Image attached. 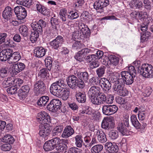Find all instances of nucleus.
I'll return each instance as SVG.
<instances>
[{
  "mask_svg": "<svg viewBox=\"0 0 153 153\" xmlns=\"http://www.w3.org/2000/svg\"><path fill=\"white\" fill-rule=\"evenodd\" d=\"M131 120L133 125L137 129L140 128V123L138 121L136 116L132 115L131 117Z\"/></svg>",
  "mask_w": 153,
  "mask_h": 153,
  "instance_id": "nucleus-30",
  "label": "nucleus"
},
{
  "mask_svg": "<svg viewBox=\"0 0 153 153\" xmlns=\"http://www.w3.org/2000/svg\"><path fill=\"white\" fill-rule=\"evenodd\" d=\"M101 58H86V61L90 63V68L92 69L98 67L99 63L98 62L99 59Z\"/></svg>",
  "mask_w": 153,
  "mask_h": 153,
  "instance_id": "nucleus-24",
  "label": "nucleus"
},
{
  "mask_svg": "<svg viewBox=\"0 0 153 153\" xmlns=\"http://www.w3.org/2000/svg\"><path fill=\"white\" fill-rule=\"evenodd\" d=\"M23 82V80L19 78L13 79V84H15L14 86H16V87H18V86L20 87Z\"/></svg>",
  "mask_w": 153,
  "mask_h": 153,
  "instance_id": "nucleus-62",
  "label": "nucleus"
},
{
  "mask_svg": "<svg viewBox=\"0 0 153 153\" xmlns=\"http://www.w3.org/2000/svg\"><path fill=\"white\" fill-rule=\"evenodd\" d=\"M62 102L58 99H53L52 100L50 103L47 105V108L49 111L52 112H56L59 111V112L64 113L65 110L63 111L61 110Z\"/></svg>",
  "mask_w": 153,
  "mask_h": 153,
  "instance_id": "nucleus-6",
  "label": "nucleus"
},
{
  "mask_svg": "<svg viewBox=\"0 0 153 153\" xmlns=\"http://www.w3.org/2000/svg\"><path fill=\"white\" fill-rule=\"evenodd\" d=\"M67 148V146L66 145L60 143L59 144L58 146H57L56 149L60 152H62L66 150Z\"/></svg>",
  "mask_w": 153,
  "mask_h": 153,
  "instance_id": "nucleus-60",
  "label": "nucleus"
},
{
  "mask_svg": "<svg viewBox=\"0 0 153 153\" xmlns=\"http://www.w3.org/2000/svg\"><path fill=\"white\" fill-rule=\"evenodd\" d=\"M63 129V126L59 125L56 126L52 131V135L53 136H59L61 134Z\"/></svg>",
  "mask_w": 153,
  "mask_h": 153,
  "instance_id": "nucleus-31",
  "label": "nucleus"
},
{
  "mask_svg": "<svg viewBox=\"0 0 153 153\" xmlns=\"http://www.w3.org/2000/svg\"><path fill=\"white\" fill-rule=\"evenodd\" d=\"M51 22L52 26L55 25L56 29V25H58L59 23L58 19L56 18L55 15H54L53 17L51 18Z\"/></svg>",
  "mask_w": 153,
  "mask_h": 153,
  "instance_id": "nucleus-53",
  "label": "nucleus"
},
{
  "mask_svg": "<svg viewBox=\"0 0 153 153\" xmlns=\"http://www.w3.org/2000/svg\"><path fill=\"white\" fill-rule=\"evenodd\" d=\"M19 30L20 33L24 37H27L29 34L27 27L25 25L20 26Z\"/></svg>",
  "mask_w": 153,
  "mask_h": 153,
  "instance_id": "nucleus-34",
  "label": "nucleus"
},
{
  "mask_svg": "<svg viewBox=\"0 0 153 153\" xmlns=\"http://www.w3.org/2000/svg\"><path fill=\"white\" fill-rule=\"evenodd\" d=\"M105 69L106 67L103 65L101 66L97 69L96 72L98 77L100 78L104 76Z\"/></svg>",
  "mask_w": 153,
  "mask_h": 153,
  "instance_id": "nucleus-35",
  "label": "nucleus"
},
{
  "mask_svg": "<svg viewBox=\"0 0 153 153\" xmlns=\"http://www.w3.org/2000/svg\"><path fill=\"white\" fill-rule=\"evenodd\" d=\"M31 26L33 30H34L36 31H37L39 33H42L43 32V30L42 28H40V30H39V29L40 27H39V26L38 25V24L36 22H33L31 24Z\"/></svg>",
  "mask_w": 153,
  "mask_h": 153,
  "instance_id": "nucleus-45",
  "label": "nucleus"
},
{
  "mask_svg": "<svg viewBox=\"0 0 153 153\" xmlns=\"http://www.w3.org/2000/svg\"><path fill=\"white\" fill-rule=\"evenodd\" d=\"M41 34L42 33L33 30L30 35V39L31 42L32 43L36 42L37 40L39 35Z\"/></svg>",
  "mask_w": 153,
  "mask_h": 153,
  "instance_id": "nucleus-32",
  "label": "nucleus"
},
{
  "mask_svg": "<svg viewBox=\"0 0 153 153\" xmlns=\"http://www.w3.org/2000/svg\"><path fill=\"white\" fill-rule=\"evenodd\" d=\"M17 68L19 72L23 70L25 68V65L22 62H17V64H14Z\"/></svg>",
  "mask_w": 153,
  "mask_h": 153,
  "instance_id": "nucleus-59",
  "label": "nucleus"
},
{
  "mask_svg": "<svg viewBox=\"0 0 153 153\" xmlns=\"http://www.w3.org/2000/svg\"><path fill=\"white\" fill-rule=\"evenodd\" d=\"M64 42V39L61 36H58L55 39L50 42L49 44L52 48L55 50H58L60 47L63 46Z\"/></svg>",
  "mask_w": 153,
  "mask_h": 153,
  "instance_id": "nucleus-11",
  "label": "nucleus"
},
{
  "mask_svg": "<svg viewBox=\"0 0 153 153\" xmlns=\"http://www.w3.org/2000/svg\"><path fill=\"white\" fill-rule=\"evenodd\" d=\"M121 79L119 78L117 82H115L113 86V90L115 92H116L117 94L118 92L121 90L125 86V84L123 83H121Z\"/></svg>",
  "mask_w": 153,
  "mask_h": 153,
  "instance_id": "nucleus-26",
  "label": "nucleus"
},
{
  "mask_svg": "<svg viewBox=\"0 0 153 153\" xmlns=\"http://www.w3.org/2000/svg\"><path fill=\"white\" fill-rule=\"evenodd\" d=\"M109 4V0H97L94 4V7L98 12H104V8Z\"/></svg>",
  "mask_w": 153,
  "mask_h": 153,
  "instance_id": "nucleus-8",
  "label": "nucleus"
},
{
  "mask_svg": "<svg viewBox=\"0 0 153 153\" xmlns=\"http://www.w3.org/2000/svg\"><path fill=\"white\" fill-rule=\"evenodd\" d=\"M103 146L101 144H97L93 146L91 149L92 153H99L103 149Z\"/></svg>",
  "mask_w": 153,
  "mask_h": 153,
  "instance_id": "nucleus-38",
  "label": "nucleus"
},
{
  "mask_svg": "<svg viewBox=\"0 0 153 153\" xmlns=\"http://www.w3.org/2000/svg\"><path fill=\"white\" fill-rule=\"evenodd\" d=\"M49 140L46 142L43 146V149L46 151H51L55 149L54 147Z\"/></svg>",
  "mask_w": 153,
  "mask_h": 153,
  "instance_id": "nucleus-42",
  "label": "nucleus"
},
{
  "mask_svg": "<svg viewBox=\"0 0 153 153\" xmlns=\"http://www.w3.org/2000/svg\"><path fill=\"white\" fill-rule=\"evenodd\" d=\"M73 36L74 38L76 39H80L85 37L82 33L79 31L74 32L73 34Z\"/></svg>",
  "mask_w": 153,
  "mask_h": 153,
  "instance_id": "nucleus-58",
  "label": "nucleus"
},
{
  "mask_svg": "<svg viewBox=\"0 0 153 153\" xmlns=\"http://www.w3.org/2000/svg\"><path fill=\"white\" fill-rule=\"evenodd\" d=\"M100 84L101 85L104 93H107L111 89V84L106 78H101L100 79Z\"/></svg>",
  "mask_w": 153,
  "mask_h": 153,
  "instance_id": "nucleus-17",
  "label": "nucleus"
},
{
  "mask_svg": "<svg viewBox=\"0 0 153 153\" xmlns=\"http://www.w3.org/2000/svg\"><path fill=\"white\" fill-rule=\"evenodd\" d=\"M7 67L2 68L0 70V76L2 77L7 76L9 72Z\"/></svg>",
  "mask_w": 153,
  "mask_h": 153,
  "instance_id": "nucleus-51",
  "label": "nucleus"
},
{
  "mask_svg": "<svg viewBox=\"0 0 153 153\" xmlns=\"http://www.w3.org/2000/svg\"><path fill=\"white\" fill-rule=\"evenodd\" d=\"M45 62L46 67L50 71L51 70L52 66V61L51 59L48 58H45Z\"/></svg>",
  "mask_w": 153,
  "mask_h": 153,
  "instance_id": "nucleus-49",
  "label": "nucleus"
},
{
  "mask_svg": "<svg viewBox=\"0 0 153 153\" xmlns=\"http://www.w3.org/2000/svg\"><path fill=\"white\" fill-rule=\"evenodd\" d=\"M141 34L140 40L142 42L147 41L151 36L150 32L147 31L142 32Z\"/></svg>",
  "mask_w": 153,
  "mask_h": 153,
  "instance_id": "nucleus-39",
  "label": "nucleus"
},
{
  "mask_svg": "<svg viewBox=\"0 0 153 153\" xmlns=\"http://www.w3.org/2000/svg\"><path fill=\"white\" fill-rule=\"evenodd\" d=\"M75 96L76 100L79 102L83 103L86 101V94L84 92L76 91Z\"/></svg>",
  "mask_w": 153,
  "mask_h": 153,
  "instance_id": "nucleus-25",
  "label": "nucleus"
},
{
  "mask_svg": "<svg viewBox=\"0 0 153 153\" xmlns=\"http://www.w3.org/2000/svg\"><path fill=\"white\" fill-rule=\"evenodd\" d=\"M76 76L71 75L66 79L67 84L69 87L73 90L77 88L82 89L85 87L84 82H86L89 79V75L87 72H79Z\"/></svg>",
  "mask_w": 153,
  "mask_h": 153,
  "instance_id": "nucleus-1",
  "label": "nucleus"
},
{
  "mask_svg": "<svg viewBox=\"0 0 153 153\" xmlns=\"http://www.w3.org/2000/svg\"><path fill=\"white\" fill-rule=\"evenodd\" d=\"M78 26L80 30V32L84 37L85 36H87L90 35V30L87 25L82 22H79L78 24Z\"/></svg>",
  "mask_w": 153,
  "mask_h": 153,
  "instance_id": "nucleus-22",
  "label": "nucleus"
},
{
  "mask_svg": "<svg viewBox=\"0 0 153 153\" xmlns=\"http://www.w3.org/2000/svg\"><path fill=\"white\" fill-rule=\"evenodd\" d=\"M46 50L42 47L37 48L34 50L35 56L37 57H42L45 54Z\"/></svg>",
  "mask_w": 153,
  "mask_h": 153,
  "instance_id": "nucleus-29",
  "label": "nucleus"
},
{
  "mask_svg": "<svg viewBox=\"0 0 153 153\" xmlns=\"http://www.w3.org/2000/svg\"><path fill=\"white\" fill-rule=\"evenodd\" d=\"M143 7L146 11L149 12L152 9L153 7L149 0H143Z\"/></svg>",
  "mask_w": 153,
  "mask_h": 153,
  "instance_id": "nucleus-40",
  "label": "nucleus"
},
{
  "mask_svg": "<svg viewBox=\"0 0 153 153\" xmlns=\"http://www.w3.org/2000/svg\"><path fill=\"white\" fill-rule=\"evenodd\" d=\"M109 137L112 140L116 139L119 137V133L116 130H112L110 131L108 133Z\"/></svg>",
  "mask_w": 153,
  "mask_h": 153,
  "instance_id": "nucleus-41",
  "label": "nucleus"
},
{
  "mask_svg": "<svg viewBox=\"0 0 153 153\" xmlns=\"http://www.w3.org/2000/svg\"><path fill=\"white\" fill-rule=\"evenodd\" d=\"M49 100V97L48 96H42L38 100L37 104L39 107L44 106L45 105Z\"/></svg>",
  "mask_w": 153,
  "mask_h": 153,
  "instance_id": "nucleus-27",
  "label": "nucleus"
},
{
  "mask_svg": "<svg viewBox=\"0 0 153 153\" xmlns=\"http://www.w3.org/2000/svg\"><path fill=\"white\" fill-rule=\"evenodd\" d=\"M99 77L97 76H94L89 79L90 84L93 86H96L100 84Z\"/></svg>",
  "mask_w": 153,
  "mask_h": 153,
  "instance_id": "nucleus-44",
  "label": "nucleus"
},
{
  "mask_svg": "<svg viewBox=\"0 0 153 153\" xmlns=\"http://www.w3.org/2000/svg\"><path fill=\"white\" fill-rule=\"evenodd\" d=\"M79 149L76 147H71L68 150L65 151L64 153H78Z\"/></svg>",
  "mask_w": 153,
  "mask_h": 153,
  "instance_id": "nucleus-63",
  "label": "nucleus"
},
{
  "mask_svg": "<svg viewBox=\"0 0 153 153\" xmlns=\"http://www.w3.org/2000/svg\"><path fill=\"white\" fill-rule=\"evenodd\" d=\"M34 91L36 96L43 94L46 92V86L41 79L36 81L34 84Z\"/></svg>",
  "mask_w": 153,
  "mask_h": 153,
  "instance_id": "nucleus-7",
  "label": "nucleus"
},
{
  "mask_svg": "<svg viewBox=\"0 0 153 153\" xmlns=\"http://www.w3.org/2000/svg\"><path fill=\"white\" fill-rule=\"evenodd\" d=\"M103 55V52L101 51H98L95 54H89L88 55L87 57H96V56L98 57H102Z\"/></svg>",
  "mask_w": 153,
  "mask_h": 153,
  "instance_id": "nucleus-54",
  "label": "nucleus"
},
{
  "mask_svg": "<svg viewBox=\"0 0 153 153\" xmlns=\"http://www.w3.org/2000/svg\"><path fill=\"white\" fill-rule=\"evenodd\" d=\"M74 6L76 7H79L82 6L85 3L84 0H74Z\"/></svg>",
  "mask_w": 153,
  "mask_h": 153,
  "instance_id": "nucleus-61",
  "label": "nucleus"
},
{
  "mask_svg": "<svg viewBox=\"0 0 153 153\" xmlns=\"http://www.w3.org/2000/svg\"><path fill=\"white\" fill-rule=\"evenodd\" d=\"M128 119H125L123 122L119 123L117 126V130L123 136H128L131 134L132 132L129 131Z\"/></svg>",
  "mask_w": 153,
  "mask_h": 153,
  "instance_id": "nucleus-5",
  "label": "nucleus"
},
{
  "mask_svg": "<svg viewBox=\"0 0 153 153\" xmlns=\"http://www.w3.org/2000/svg\"><path fill=\"white\" fill-rule=\"evenodd\" d=\"M128 71H121L119 78L121 83L127 85H131L134 82V78L137 75L135 68L134 66H130L128 68Z\"/></svg>",
  "mask_w": 153,
  "mask_h": 153,
  "instance_id": "nucleus-3",
  "label": "nucleus"
},
{
  "mask_svg": "<svg viewBox=\"0 0 153 153\" xmlns=\"http://www.w3.org/2000/svg\"><path fill=\"white\" fill-rule=\"evenodd\" d=\"M138 117L140 120L143 121L145 118L146 116V112L144 111H139Z\"/></svg>",
  "mask_w": 153,
  "mask_h": 153,
  "instance_id": "nucleus-56",
  "label": "nucleus"
},
{
  "mask_svg": "<svg viewBox=\"0 0 153 153\" xmlns=\"http://www.w3.org/2000/svg\"><path fill=\"white\" fill-rule=\"evenodd\" d=\"M13 84V79L11 77H9L5 79L2 83V86L6 88L11 86Z\"/></svg>",
  "mask_w": 153,
  "mask_h": 153,
  "instance_id": "nucleus-37",
  "label": "nucleus"
},
{
  "mask_svg": "<svg viewBox=\"0 0 153 153\" xmlns=\"http://www.w3.org/2000/svg\"><path fill=\"white\" fill-rule=\"evenodd\" d=\"M94 135L97 137L98 140L100 143H103L106 142L107 138L105 134L102 130L97 129H94Z\"/></svg>",
  "mask_w": 153,
  "mask_h": 153,
  "instance_id": "nucleus-18",
  "label": "nucleus"
},
{
  "mask_svg": "<svg viewBox=\"0 0 153 153\" xmlns=\"http://www.w3.org/2000/svg\"><path fill=\"white\" fill-rule=\"evenodd\" d=\"M18 87H16L15 86H13L11 87L8 88L7 91V92L10 94H13L16 93Z\"/></svg>",
  "mask_w": 153,
  "mask_h": 153,
  "instance_id": "nucleus-52",
  "label": "nucleus"
},
{
  "mask_svg": "<svg viewBox=\"0 0 153 153\" xmlns=\"http://www.w3.org/2000/svg\"><path fill=\"white\" fill-rule=\"evenodd\" d=\"M89 49L88 48L84 49L81 51H79L74 56V57H85L87 55V53H88L89 51Z\"/></svg>",
  "mask_w": 153,
  "mask_h": 153,
  "instance_id": "nucleus-36",
  "label": "nucleus"
},
{
  "mask_svg": "<svg viewBox=\"0 0 153 153\" xmlns=\"http://www.w3.org/2000/svg\"><path fill=\"white\" fill-rule=\"evenodd\" d=\"M105 147L109 153H120L118 152L119 150L118 146L115 143L107 142L105 144Z\"/></svg>",
  "mask_w": 153,
  "mask_h": 153,
  "instance_id": "nucleus-21",
  "label": "nucleus"
},
{
  "mask_svg": "<svg viewBox=\"0 0 153 153\" xmlns=\"http://www.w3.org/2000/svg\"><path fill=\"white\" fill-rule=\"evenodd\" d=\"M52 145H53V147L56 148L57 146H58L61 142V140L59 137H55L52 139L49 140Z\"/></svg>",
  "mask_w": 153,
  "mask_h": 153,
  "instance_id": "nucleus-47",
  "label": "nucleus"
},
{
  "mask_svg": "<svg viewBox=\"0 0 153 153\" xmlns=\"http://www.w3.org/2000/svg\"><path fill=\"white\" fill-rule=\"evenodd\" d=\"M69 107L73 111H76L78 110V106L75 102H72L68 104Z\"/></svg>",
  "mask_w": 153,
  "mask_h": 153,
  "instance_id": "nucleus-64",
  "label": "nucleus"
},
{
  "mask_svg": "<svg viewBox=\"0 0 153 153\" xmlns=\"http://www.w3.org/2000/svg\"><path fill=\"white\" fill-rule=\"evenodd\" d=\"M14 11L17 17L20 20L25 18L27 15L26 10L22 6H18L15 7Z\"/></svg>",
  "mask_w": 153,
  "mask_h": 153,
  "instance_id": "nucleus-14",
  "label": "nucleus"
},
{
  "mask_svg": "<svg viewBox=\"0 0 153 153\" xmlns=\"http://www.w3.org/2000/svg\"><path fill=\"white\" fill-rule=\"evenodd\" d=\"M15 141L14 139L11 135L7 134L2 138V141L9 144H12Z\"/></svg>",
  "mask_w": 153,
  "mask_h": 153,
  "instance_id": "nucleus-33",
  "label": "nucleus"
},
{
  "mask_svg": "<svg viewBox=\"0 0 153 153\" xmlns=\"http://www.w3.org/2000/svg\"><path fill=\"white\" fill-rule=\"evenodd\" d=\"M13 9L9 6L6 7L3 12L2 16L3 18L7 21L10 20L13 18Z\"/></svg>",
  "mask_w": 153,
  "mask_h": 153,
  "instance_id": "nucleus-20",
  "label": "nucleus"
},
{
  "mask_svg": "<svg viewBox=\"0 0 153 153\" xmlns=\"http://www.w3.org/2000/svg\"><path fill=\"white\" fill-rule=\"evenodd\" d=\"M51 131L49 124H42L39 125V134L45 140L47 139V137L49 135Z\"/></svg>",
  "mask_w": 153,
  "mask_h": 153,
  "instance_id": "nucleus-9",
  "label": "nucleus"
},
{
  "mask_svg": "<svg viewBox=\"0 0 153 153\" xmlns=\"http://www.w3.org/2000/svg\"><path fill=\"white\" fill-rule=\"evenodd\" d=\"M106 97V95L101 92L95 99L91 100V102L94 105L102 104L105 103Z\"/></svg>",
  "mask_w": 153,
  "mask_h": 153,
  "instance_id": "nucleus-19",
  "label": "nucleus"
},
{
  "mask_svg": "<svg viewBox=\"0 0 153 153\" xmlns=\"http://www.w3.org/2000/svg\"><path fill=\"white\" fill-rule=\"evenodd\" d=\"M152 88L150 87H148L144 90L143 92V95L145 97H149L152 91Z\"/></svg>",
  "mask_w": 153,
  "mask_h": 153,
  "instance_id": "nucleus-50",
  "label": "nucleus"
},
{
  "mask_svg": "<svg viewBox=\"0 0 153 153\" xmlns=\"http://www.w3.org/2000/svg\"><path fill=\"white\" fill-rule=\"evenodd\" d=\"M118 108L115 105H104L102 107L103 113L106 115H112L117 112Z\"/></svg>",
  "mask_w": 153,
  "mask_h": 153,
  "instance_id": "nucleus-12",
  "label": "nucleus"
},
{
  "mask_svg": "<svg viewBox=\"0 0 153 153\" xmlns=\"http://www.w3.org/2000/svg\"><path fill=\"white\" fill-rule=\"evenodd\" d=\"M133 63L138 69V72L140 75L145 78L153 77V67L152 65L144 64L140 66L141 62L139 60L134 61Z\"/></svg>",
  "mask_w": 153,
  "mask_h": 153,
  "instance_id": "nucleus-4",
  "label": "nucleus"
},
{
  "mask_svg": "<svg viewBox=\"0 0 153 153\" xmlns=\"http://www.w3.org/2000/svg\"><path fill=\"white\" fill-rule=\"evenodd\" d=\"M67 15L68 18L71 20H74L79 17V15L77 12L72 11L68 12Z\"/></svg>",
  "mask_w": 153,
  "mask_h": 153,
  "instance_id": "nucleus-46",
  "label": "nucleus"
},
{
  "mask_svg": "<svg viewBox=\"0 0 153 153\" xmlns=\"http://www.w3.org/2000/svg\"><path fill=\"white\" fill-rule=\"evenodd\" d=\"M101 89L98 86H92L90 88L88 92V96L91 100L95 99L101 92Z\"/></svg>",
  "mask_w": 153,
  "mask_h": 153,
  "instance_id": "nucleus-15",
  "label": "nucleus"
},
{
  "mask_svg": "<svg viewBox=\"0 0 153 153\" xmlns=\"http://www.w3.org/2000/svg\"><path fill=\"white\" fill-rule=\"evenodd\" d=\"M37 120L41 124H48L51 123L50 117L48 114L46 112L42 111L37 114Z\"/></svg>",
  "mask_w": 153,
  "mask_h": 153,
  "instance_id": "nucleus-10",
  "label": "nucleus"
},
{
  "mask_svg": "<svg viewBox=\"0 0 153 153\" xmlns=\"http://www.w3.org/2000/svg\"><path fill=\"white\" fill-rule=\"evenodd\" d=\"M128 91L126 88H124V87L117 93V94L121 96L125 97L128 95Z\"/></svg>",
  "mask_w": 153,
  "mask_h": 153,
  "instance_id": "nucleus-57",
  "label": "nucleus"
},
{
  "mask_svg": "<svg viewBox=\"0 0 153 153\" xmlns=\"http://www.w3.org/2000/svg\"><path fill=\"white\" fill-rule=\"evenodd\" d=\"M48 71L47 68H44L41 69L38 74V76L41 79H44L47 76Z\"/></svg>",
  "mask_w": 153,
  "mask_h": 153,
  "instance_id": "nucleus-43",
  "label": "nucleus"
},
{
  "mask_svg": "<svg viewBox=\"0 0 153 153\" xmlns=\"http://www.w3.org/2000/svg\"><path fill=\"white\" fill-rule=\"evenodd\" d=\"M9 72L12 77L15 76V75H17L20 72L14 65H13L11 68L10 69Z\"/></svg>",
  "mask_w": 153,
  "mask_h": 153,
  "instance_id": "nucleus-48",
  "label": "nucleus"
},
{
  "mask_svg": "<svg viewBox=\"0 0 153 153\" xmlns=\"http://www.w3.org/2000/svg\"><path fill=\"white\" fill-rule=\"evenodd\" d=\"M11 146L10 144L6 143L1 146V150L4 151H7L10 150L11 148Z\"/></svg>",
  "mask_w": 153,
  "mask_h": 153,
  "instance_id": "nucleus-55",
  "label": "nucleus"
},
{
  "mask_svg": "<svg viewBox=\"0 0 153 153\" xmlns=\"http://www.w3.org/2000/svg\"><path fill=\"white\" fill-rule=\"evenodd\" d=\"M74 131L71 126H67L64 129L62 135V137L67 138L73 134Z\"/></svg>",
  "mask_w": 153,
  "mask_h": 153,
  "instance_id": "nucleus-23",
  "label": "nucleus"
},
{
  "mask_svg": "<svg viewBox=\"0 0 153 153\" xmlns=\"http://www.w3.org/2000/svg\"><path fill=\"white\" fill-rule=\"evenodd\" d=\"M119 60V58H101V61L103 65L110 67L111 65H117Z\"/></svg>",
  "mask_w": 153,
  "mask_h": 153,
  "instance_id": "nucleus-16",
  "label": "nucleus"
},
{
  "mask_svg": "<svg viewBox=\"0 0 153 153\" xmlns=\"http://www.w3.org/2000/svg\"><path fill=\"white\" fill-rule=\"evenodd\" d=\"M82 136L80 134L76 135L75 137V144L76 147L78 148H81L84 142L82 139Z\"/></svg>",
  "mask_w": 153,
  "mask_h": 153,
  "instance_id": "nucleus-28",
  "label": "nucleus"
},
{
  "mask_svg": "<svg viewBox=\"0 0 153 153\" xmlns=\"http://www.w3.org/2000/svg\"><path fill=\"white\" fill-rule=\"evenodd\" d=\"M66 86L64 80L59 79L51 85L50 92L53 95L61 97L63 100H66L69 98L70 93L68 89L66 88Z\"/></svg>",
  "mask_w": 153,
  "mask_h": 153,
  "instance_id": "nucleus-2",
  "label": "nucleus"
},
{
  "mask_svg": "<svg viewBox=\"0 0 153 153\" xmlns=\"http://www.w3.org/2000/svg\"><path fill=\"white\" fill-rule=\"evenodd\" d=\"M114 120L109 117H106L104 118L102 123V128L106 130L114 128Z\"/></svg>",
  "mask_w": 153,
  "mask_h": 153,
  "instance_id": "nucleus-13",
  "label": "nucleus"
}]
</instances>
